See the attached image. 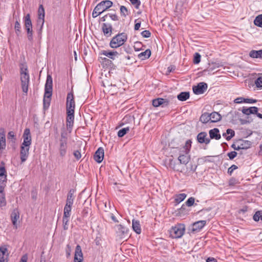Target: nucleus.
I'll use <instances>...</instances> for the list:
<instances>
[{
    "label": "nucleus",
    "mask_w": 262,
    "mask_h": 262,
    "mask_svg": "<svg viewBox=\"0 0 262 262\" xmlns=\"http://www.w3.org/2000/svg\"><path fill=\"white\" fill-rule=\"evenodd\" d=\"M21 86L23 92L27 93L30 82V76L26 64L21 63L20 66Z\"/></svg>",
    "instance_id": "f257e3e1"
},
{
    "label": "nucleus",
    "mask_w": 262,
    "mask_h": 262,
    "mask_svg": "<svg viewBox=\"0 0 262 262\" xmlns=\"http://www.w3.org/2000/svg\"><path fill=\"white\" fill-rule=\"evenodd\" d=\"M127 40V35L124 32L119 33L114 36L110 42V47L117 49L122 47Z\"/></svg>",
    "instance_id": "f03ea898"
},
{
    "label": "nucleus",
    "mask_w": 262,
    "mask_h": 262,
    "mask_svg": "<svg viewBox=\"0 0 262 262\" xmlns=\"http://www.w3.org/2000/svg\"><path fill=\"white\" fill-rule=\"evenodd\" d=\"M185 226L184 224H177L169 230L170 236L172 238H181L184 234Z\"/></svg>",
    "instance_id": "7ed1b4c3"
},
{
    "label": "nucleus",
    "mask_w": 262,
    "mask_h": 262,
    "mask_svg": "<svg viewBox=\"0 0 262 262\" xmlns=\"http://www.w3.org/2000/svg\"><path fill=\"white\" fill-rule=\"evenodd\" d=\"M24 26L27 31V35L28 39L32 41L33 39V29L32 23L31 19V16L29 13L25 15L23 17Z\"/></svg>",
    "instance_id": "20e7f679"
},
{
    "label": "nucleus",
    "mask_w": 262,
    "mask_h": 262,
    "mask_svg": "<svg viewBox=\"0 0 262 262\" xmlns=\"http://www.w3.org/2000/svg\"><path fill=\"white\" fill-rule=\"evenodd\" d=\"M75 108V102L73 90L68 93L66 100V111H74Z\"/></svg>",
    "instance_id": "39448f33"
},
{
    "label": "nucleus",
    "mask_w": 262,
    "mask_h": 262,
    "mask_svg": "<svg viewBox=\"0 0 262 262\" xmlns=\"http://www.w3.org/2000/svg\"><path fill=\"white\" fill-rule=\"evenodd\" d=\"M45 12L43 7L40 5L38 10V17L37 20V27L43 28L45 23Z\"/></svg>",
    "instance_id": "423d86ee"
},
{
    "label": "nucleus",
    "mask_w": 262,
    "mask_h": 262,
    "mask_svg": "<svg viewBox=\"0 0 262 262\" xmlns=\"http://www.w3.org/2000/svg\"><path fill=\"white\" fill-rule=\"evenodd\" d=\"M67 118H66V124L67 129L70 133L72 129L74 121V111H66Z\"/></svg>",
    "instance_id": "0eeeda50"
},
{
    "label": "nucleus",
    "mask_w": 262,
    "mask_h": 262,
    "mask_svg": "<svg viewBox=\"0 0 262 262\" xmlns=\"http://www.w3.org/2000/svg\"><path fill=\"white\" fill-rule=\"evenodd\" d=\"M113 2L110 0H105L98 4L96 6V10L99 11L101 13L107 10L113 6Z\"/></svg>",
    "instance_id": "6e6552de"
},
{
    "label": "nucleus",
    "mask_w": 262,
    "mask_h": 262,
    "mask_svg": "<svg viewBox=\"0 0 262 262\" xmlns=\"http://www.w3.org/2000/svg\"><path fill=\"white\" fill-rule=\"evenodd\" d=\"M208 85L205 82H202L199 83L196 85L192 87L193 93L196 95L203 94L207 89Z\"/></svg>",
    "instance_id": "1a4fd4ad"
},
{
    "label": "nucleus",
    "mask_w": 262,
    "mask_h": 262,
    "mask_svg": "<svg viewBox=\"0 0 262 262\" xmlns=\"http://www.w3.org/2000/svg\"><path fill=\"white\" fill-rule=\"evenodd\" d=\"M169 100L167 99L158 98L152 100V104L154 107H156L159 106H161L162 107H165L169 105Z\"/></svg>",
    "instance_id": "9d476101"
},
{
    "label": "nucleus",
    "mask_w": 262,
    "mask_h": 262,
    "mask_svg": "<svg viewBox=\"0 0 262 262\" xmlns=\"http://www.w3.org/2000/svg\"><path fill=\"white\" fill-rule=\"evenodd\" d=\"M116 227L117 229V232L121 238L129 236V230L126 227L119 224L116 225Z\"/></svg>",
    "instance_id": "9b49d317"
},
{
    "label": "nucleus",
    "mask_w": 262,
    "mask_h": 262,
    "mask_svg": "<svg viewBox=\"0 0 262 262\" xmlns=\"http://www.w3.org/2000/svg\"><path fill=\"white\" fill-rule=\"evenodd\" d=\"M23 138L24 141L21 145L26 146H30L31 144V136L29 128H27L24 130Z\"/></svg>",
    "instance_id": "f8f14e48"
},
{
    "label": "nucleus",
    "mask_w": 262,
    "mask_h": 262,
    "mask_svg": "<svg viewBox=\"0 0 262 262\" xmlns=\"http://www.w3.org/2000/svg\"><path fill=\"white\" fill-rule=\"evenodd\" d=\"M121 53L115 50H102L100 52L101 55H105L111 59L115 60Z\"/></svg>",
    "instance_id": "ddd939ff"
},
{
    "label": "nucleus",
    "mask_w": 262,
    "mask_h": 262,
    "mask_svg": "<svg viewBox=\"0 0 262 262\" xmlns=\"http://www.w3.org/2000/svg\"><path fill=\"white\" fill-rule=\"evenodd\" d=\"M206 224V221L201 220L197 221L191 225V231L192 232H199Z\"/></svg>",
    "instance_id": "4468645a"
},
{
    "label": "nucleus",
    "mask_w": 262,
    "mask_h": 262,
    "mask_svg": "<svg viewBox=\"0 0 262 262\" xmlns=\"http://www.w3.org/2000/svg\"><path fill=\"white\" fill-rule=\"evenodd\" d=\"M30 146H26L25 145H21L20 157L21 163L25 162L29 156Z\"/></svg>",
    "instance_id": "2eb2a0df"
},
{
    "label": "nucleus",
    "mask_w": 262,
    "mask_h": 262,
    "mask_svg": "<svg viewBox=\"0 0 262 262\" xmlns=\"http://www.w3.org/2000/svg\"><path fill=\"white\" fill-rule=\"evenodd\" d=\"M58 149L60 157L64 158L67 153L68 142H59Z\"/></svg>",
    "instance_id": "dca6fc26"
},
{
    "label": "nucleus",
    "mask_w": 262,
    "mask_h": 262,
    "mask_svg": "<svg viewBox=\"0 0 262 262\" xmlns=\"http://www.w3.org/2000/svg\"><path fill=\"white\" fill-rule=\"evenodd\" d=\"M83 259V253L82 252L81 246L79 245H77L75 248L74 261L82 262Z\"/></svg>",
    "instance_id": "f3484780"
},
{
    "label": "nucleus",
    "mask_w": 262,
    "mask_h": 262,
    "mask_svg": "<svg viewBox=\"0 0 262 262\" xmlns=\"http://www.w3.org/2000/svg\"><path fill=\"white\" fill-rule=\"evenodd\" d=\"M104 158V149L102 147H99L94 155V160L98 163H101Z\"/></svg>",
    "instance_id": "a211bd4d"
},
{
    "label": "nucleus",
    "mask_w": 262,
    "mask_h": 262,
    "mask_svg": "<svg viewBox=\"0 0 262 262\" xmlns=\"http://www.w3.org/2000/svg\"><path fill=\"white\" fill-rule=\"evenodd\" d=\"M207 134L205 132L200 133L197 135V141L199 143L208 144L210 142V139L207 137Z\"/></svg>",
    "instance_id": "6ab92c4d"
},
{
    "label": "nucleus",
    "mask_w": 262,
    "mask_h": 262,
    "mask_svg": "<svg viewBox=\"0 0 262 262\" xmlns=\"http://www.w3.org/2000/svg\"><path fill=\"white\" fill-rule=\"evenodd\" d=\"M19 218V212L17 208L13 209V211L11 214V219L13 225L15 227L17 228V220Z\"/></svg>",
    "instance_id": "aec40b11"
},
{
    "label": "nucleus",
    "mask_w": 262,
    "mask_h": 262,
    "mask_svg": "<svg viewBox=\"0 0 262 262\" xmlns=\"http://www.w3.org/2000/svg\"><path fill=\"white\" fill-rule=\"evenodd\" d=\"M6 135L5 129L0 128V150H2L6 148Z\"/></svg>",
    "instance_id": "412c9836"
},
{
    "label": "nucleus",
    "mask_w": 262,
    "mask_h": 262,
    "mask_svg": "<svg viewBox=\"0 0 262 262\" xmlns=\"http://www.w3.org/2000/svg\"><path fill=\"white\" fill-rule=\"evenodd\" d=\"M102 30L105 36L107 37L111 36L113 30L111 24L108 23H103L102 25Z\"/></svg>",
    "instance_id": "4be33fe9"
},
{
    "label": "nucleus",
    "mask_w": 262,
    "mask_h": 262,
    "mask_svg": "<svg viewBox=\"0 0 262 262\" xmlns=\"http://www.w3.org/2000/svg\"><path fill=\"white\" fill-rule=\"evenodd\" d=\"M169 167L174 171H182L180 168L181 166L179 162L174 160L173 159H169Z\"/></svg>",
    "instance_id": "5701e85b"
},
{
    "label": "nucleus",
    "mask_w": 262,
    "mask_h": 262,
    "mask_svg": "<svg viewBox=\"0 0 262 262\" xmlns=\"http://www.w3.org/2000/svg\"><path fill=\"white\" fill-rule=\"evenodd\" d=\"M258 110V108L256 106H251L250 107L244 106L242 108V112L244 114L250 115L251 114H255V113H257Z\"/></svg>",
    "instance_id": "b1692460"
},
{
    "label": "nucleus",
    "mask_w": 262,
    "mask_h": 262,
    "mask_svg": "<svg viewBox=\"0 0 262 262\" xmlns=\"http://www.w3.org/2000/svg\"><path fill=\"white\" fill-rule=\"evenodd\" d=\"M7 251L6 246L0 247V262H8V255H5Z\"/></svg>",
    "instance_id": "393cba45"
},
{
    "label": "nucleus",
    "mask_w": 262,
    "mask_h": 262,
    "mask_svg": "<svg viewBox=\"0 0 262 262\" xmlns=\"http://www.w3.org/2000/svg\"><path fill=\"white\" fill-rule=\"evenodd\" d=\"M209 134L210 138L212 139H215L216 140H219L221 138V136L220 134V130L217 128L210 129L209 131Z\"/></svg>",
    "instance_id": "a878e982"
},
{
    "label": "nucleus",
    "mask_w": 262,
    "mask_h": 262,
    "mask_svg": "<svg viewBox=\"0 0 262 262\" xmlns=\"http://www.w3.org/2000/svg\"><path fill=\"white\" fill-rule=\"evenodd\" d=\"M75 190L73 189H71L67 195V198L66 200V204L72 205L73 204L74 200L75 198L74 193Z\"/></svg>",
    "instance_id": "bb28decb"
},
{
    "label": "nucleus",
    "mask_w": 262,
    "mask_h": 262,
    "mask_svg": "<svg viewBox=\"0 0 262 262\" xmlns=\"http://www.w3.org/2000/svg\"><path fill=\"white\" fill-rule=\"evenodd\" d=\"M190 160V156L188 154H180L178 157V161L179 164L186 165Z\"/></svg>",
    "instance_id": "cd10ccee"
},
{
    "label": "nucleus",
    "mask_w": 262,
    "mask_h": 262,
    "mask_svg": "<svg viewBox=\"0 0 262 262\" xmlns=\"http://www.w3.org/2000/svg\"><path fill=\"white\" fill-rule=\"evenodd\" d=\"M132 228L133 230L137 234H140L141 232V226L140 224V222L138 220H133L132 221Z\"/></svg>",
    "instance_id": "c85d7f7f"
},
{
    "label": "nucleus",
    "mask_w": 262,
    "mask_h": 262,
    "mask_svg": "<svg viewBox=\"0 0 262 262\" xmlns=\"http://www.w3.org/2000/svg\"><path fill=\"white\" fill-rule=\"evenodd\" d=\"M249 56L252 58L262 59V50H254L250 51Z\"/></svg>",
    "instance_id": "c756f323"
},
{
    "label": "nucleus",
    "mask_w": 262,
    "mask_h": 262,
    "mask_svg": "<svg viewBox=\"0 0 262 262\" xmlns=\"http://www.w3.org/2000/svg\"><path fill=\"white\" fill-rule=\"evenodd\" d=\"M151 55V51L148 49L145 51L142 52L138 54V57L141 60H145L149 58Z\"/></svg>",
    "instance_id": "7c9ffc66"
},
{
    "label": "nucleus",
    "mask_w": 262,
    "mask_h": 262,
    "mask_svg": "<svg viewBox=\"0 0 262 262\" xmlns=\"http://www.w3.org/2000/svg\"><path fill=\"white\" fill-rule=\"evenodd\" d=\"M235 136V132L230 128L226 130V132L223 134V136L226 138L227 141L230 140Z\"/></svg>",
    "instance_id": "2f4dec72"
},
{
    "label": "nucleus",
    "mask_w": 262,
    "mask_h": 262,
    "mask_svg": "<svg viewBox=\"0 0 262 262\" xmlns=\"http://www.w3.org/2000/svg\"><path fill=\"white\" fill-rule=\"evenodd\" d=\"M210 121L211 122H216L220 121L222 119L221 115L217 112H213L210 114Z\"/></svg>",
    "instance_id": "473e14b6"
},
{
    "label": "nucleus",
    "mask_w": 262,
    "mask_h": 262,
    "mask_svg": "<svg viewBox=\"0 0 262 262\" xmlns=\"http://www.w3.org/2000/svg\"><path fill=\"white\" fill-rule=\"evenodd\" d=\"M187 206L186 204H183L181 207L178 209L177 214L178 216H182V215L188 214V210L187 209Z\"/></svg>",
    "instance_id": "72a5a7b5"
},
{
    "label": "nucleus",
    "mask_w": 262,
    "mask_h": 262,
    "mask_svg": "<svg viewBox=\"0 0 262 262\" xmlns=\"http://www.w3.org/2000/svg\"><path fill=\"white\" fill-rule=\"evenodd\" d=\"M45 89H48L49 90L53 89V79L50 74H47Z\"/></svg>",
    "instance_id": "f704fd0d"
},
{
    "label": "nucleus",
    "mask_w": 262,
    "mask_h": 262,
    "mask_svg": "<svg viewBox=\"0 0 262 262\" xmlns=\"http://www.w3.org/2000/svg\"><path fill=\"white\" fill-rule=\"evenodd\" d=\"M190 94L188 92H181L177 96V98L179 100L181 101H186L189 98Z\"/></svg>",
    "instance_id": "c9c22d12"
},
{
    "label": "nucleus",
    "mask_w": 262,
    "mask_h": 262,
    "mask_svg": "<svg viewBox=\"0 0 262 262\" xmlns=\"http://www.w3.org/2000/svg\"><path fill=\"white\" fill-rule=\"evenodd\" d=\"M191 143L192 142L190 140H187L185 142V145H184L182 148V151L186 154H188L191 147Z\"/></svg>",
    "instance_id": "e433bc0d"
},
{
    "label": "nucleus",
    "mask_w": 262,
    "mask_h": 262,
    "mask_svg": "<svg viewBox=\"0 0 262 262\" xmlns=\"http://www.w3.org/2000/svg\"><path fill=\"white\" fill-rule=\"evenodd\" d=\"M200 120L203 123H207L210 121V115L208 113H203L200 117Z\"/></svg>",
    "instance_id": "4c0bfd02"
},
{
    "label": "nucleus",
    "mask_w": 262,
    "mask_h": 262,
    "mask_svg": "<svg viewBox=\"0 0 262 262\" xmlns=\"http://www.w3.org/2000/svg\"><path fill=\"white\" fill-rule=\"evenodd\" d=\"M6 204L7 202L4 190H0V207H5L6 206Z\"/></svg>",
    "instance_id": "58836bf2"
},
{
    "label": "nucleus",
    "mask_w": 262,
    "mask_h": 262,
    "mask_svg": "<svg viewBox=\"0 0 262 262\" xmlns=\"http://www.w3.org/2000/svg\"><path fill=\"white\" fill-rule=\"evenodd\" d=\"M71 205L66 204L64 210H63V216L65 217H70L71 215Z\"/></svg>",
    "instance_id": "ea45409f"
},
{
    "label": "nucleus",
    "mask_w": 262,
    "mask_h": 262,
    "mask_svg": "<svg viewBox=\"0 0 262 262\" xmlns=\"http://www.w3.org/2000/svg\"><path fill=\"white\" fill-rule=\"evenodd\" d=\"M187 195L185 193H180L176 195L174 201L177 204H179L185 200Z\"/></svg>",
    "instance_id": "a19ab883"
},
{
    "label": "nucleus",
    "mask_w": 262,
    "mask_h": 262,
    "mask_svg": "<svg viewBox=\"0 0 262 262\" xmlns=\"http://www.w3.org/2000/svg\"><path fill=\"white\" fill-rule=\"evenodd\" d=\"M251 142L248 140H243L242 143L239 145L241 149H247L250 147Z\"/></svg>",
    "instance_id": "79ce46f5"
},
{
    "label": "nucleus",
    "mask_w": 262,
    "mask_h": 262,
    "mask_svg": "<svg viewBox=\"0 0 262 262\" xmlns=\"http://www.w3.org/2000/svg\"><path fill=\"white\" fill-rule=\"evenodd\" d=\"M254 24L255 26L259 27H262V14L257 15L254 20Z\"/></svg>",
    "instance_id": "37998d69"
},
{
    "label": "nucleus",
    "mask_w": 262,
    "mask_h": 262,
    "mask_svg": "<svg viewBox=\"0 0 262 262\" xmlns=\"http://www.w3.org/2000/svg\"><path fill=\"white\" fill-rule=\"evenodd\" d=\"M7 178L6 170L4 166V163L2 162L0 165V178Z\"/></svg>",
    "instance_id": "c03bdc74"
},
{
    "label": "nucleus",
    "mask_w": 262,
    "mask_h": 262,
    "mask_svg": "<svg viewBox=\"0 0 262 262\" xmlns=\"http://www.w3.org/2000/svg\"><path fill=\"white\" fill-rule=\"evenodd\" d=\"M145 46L140 41H136L134 43V48L136 51H139L143 50V47Z\"/></svg>",
    "instance_id": "a18cd8bd"
},
{
    "label": "nucleus",
    "mask_w": 262,
    "mask_h": 262,
    "mask_svg": "<svg viewBox=\"0 0 262 262\" xmlns=\"http://www.w3.org/2000/svg\"><path fill=\"white\" fill-rule=\"evenodd\" d=\"M8 140H10L12 143H15L16 140V136L13 131H10L7 135Z\"/></svg>",
    "instance_id": "49530a36"
},
{
    "label": "nucleus",
    "mask_w": 262,
    "mask_h": 262,
    "mask_svg": "<svg viewBox=\"0 0 262 262\" xmlns=\"http://www.w3.org/2000/svg\"><path fill=\"white\" fill-rule=\"evenodd\" d=\"M129 130V127H124L120 129L118 132V136L119 137H123Z\"/></svg>",
    "instance_id": "de8ad7c7"
},
{
    "label": "nucleus",
    "mask_w": 262,
    "mask_h": 262,
    "mask_svg": "<svg viewBox=\"0 0 262 262\" xmlns=\"http://www.w3.org/2000/svg\"><path fill=\"white\" fill-rule=\"evenodd\" d=\"M67 133L65 129L63 128L61 130V137L59 139V142H68V138L67 137Z\"/></svg>",
    "instance_id": "09e8293b"
},
{
    "label": "nucleus",
    "mask_w": 262,
    "mask_h": 262,
    "mask_svg": "<svg viewBox=\"0 0 262 262\" xmlns=\"http://www.w3.org/2000/svg\"><path fill=\"white\" fill-rule=\"evenodd\" d=\"M69 220L70 217H63L62 218V225L63 228L64 230H67L68 229Z\"/></svg>",
    "instance_id": "8fccbe9b"
},
{
    "label": "nucleus",
    "mask_w": 262,
    "mask_h": 262,
    "mask_svg": "<svg viewBox=\"0 0 262 262\" xmlns=\"http://www.w3.org/2000/svg\"><path fill=\"white\" fill-rule=\"evenodd\" d=\"M120 10V14L122 16L126 17L127 15H128V11L126 7L124 6H121Z\"/></svg>",
    "instance_id": "3c124183"
},
{
    "label": "nucleus",
    "mask_w": 262,
    "mask_h": 262,
    "mask_svg": "<svg viewBox=\"0 0 262 262\" xmlns=\"http://www.w3.org/2000/svg\"><path fill=\"white\" fill-rule=\"evenodd\" d=\"M7 178H0V190H4L6 187Z\"/></svg>",
    "instance_id": "603ef678"
},
{
    "label": "nucleus",
    "mask_w": 262,
    "mask_h": 262,
    "mask_svg": "<svg viewBox=\"0 0 262 262\" xmlns=\"http://www.w3.org/2000/svg\"><path fill=\"white\" fill-rule=\"evenodd\" d=\"M52 90L53 89H45V93L43 95V98H50L51 99V96L52 95Z\"/></svg>",
    "instance_id": "864d4df0"
},
{
    "label": "nucleus",
    "mask_w": 262,
    "mask_h": 262,
    "mask_svg": "<svg viewBox=\"0 0 262 262\" xmlns=\"http://www.w3.org/2000/svg\"><path fill=\"white\" fill-rule=\"evenodd\" d=\"M51 99L43 98V105L45 110L48 109L50 105Z\"/></svg>",
    "instance_id": "5fc2aeb1"
},
{
    "label": "nucleus",
    "mask_w": 262,
    "mask_h": 262,
    "mask_svg": "<svg viewBox=\"0 0 262 262\" xmlns=\"http://www.w3.org/2000/svg\"><path fill=\"white\" fill-rule=\"evenodd\" d=\"M51 99L43 98V105L45 110L48 109L50 105Z\"/></svg>",
    "instance_id": "6e6d98bb"
},
{
    "label": "nucleus",
    "mask_w": 262,
    "mask_h": 262,
    "mask_svg": "<svg viewBox=\"0 0 262 262\" xmlns=\"http://www.w3.org/2000/svg\"><path fill=\"white\" fill-rule=\"evenodd\" d=\"M201 55L199 53H195L194 54L193 62L194 64H198L201 61Z\"/></svg>",
    "instance_id": "4d7b16f0"
},
{
    "label": "nucleus",
    "mask_w": 262,
    "mask_h": 262,
    "mask_svg": "<svg viewBox=\"0 0 262 262\" xmlns=\"http://www.w3.org/2000/svg\"><path fill=\"white\" fill-rule=\"evenodd\" d=\"M14 29L16 34L18 35L19 33H20L21 26L19 21L16 20L15 23Z\"/></svg>",
    "instance_id": "13d9d810"
},
{
    "label": "nucleus",
    "mask_w": 262,
    "mask_h": 262,
    "mask_svg": "<svg viewBox=\"0 0 262 262\" xmlns=\"http://www.w3.org/2000/svg\"><path fill=\"white\" fill-rule=\"evenodd\" d=\"M195 198L193 197H190L185 202V204L188 207H191L194 204Z\"/></svg>",
    "instance_id": "bf43d9fd"
},
{
    "label": "nucleus",
    "mask_w": 262,
    "mask_h": 262,
    "mask_svg": "<svg viewBox=\"0 0 262 262\" xmlns=\"http://www.w3.org/2000/svg\"><path fill=\"white\" fill-rule=\"evenodd\" d=\"M255 83L257 88H262V75L256 79Z\"/></svg>",
    "instance_id": "052dcab7"
},
{
    "label": "nucleus",
    "mask_w": 262,
    "mask_h": 262,
    "mask_svg": "<svg viewBox=\"0 0 262 262\" xmlns=\"http://www.w3.org/2000/svg\"><path fill=\"white\" fill-rule=\"evenodd\" d=\"M132 5H133L136 9H139L141 5L140 0H129Z\"/></svg>",
    "instance_id": "680f3d73"
},
{
    "label": "nucleus",
    "mask_w": 262,
    "mask_h": 262,
    "mask_svg": "<svg viewBox=\"0 0 262 262\" xmlns=\"http://www.w3.org/2000/svg\"><path fill=\"white\" fill-rule=\"evenodd\" d=\"M71 251V246L70 245V244H67L66 248V256L67 258H69L70 256Z\"/></svg>",
    "instance_id": "e2e57ef3"
},
{
    "label": "nucleus",
    "mask_w": 262,
    "mask_h": 262,
    "mask_svg": "<svg viewBox=\"0 0 262 262\" xmlns=\"http://www.w3.org/2000/svg\"><path fill=\"white\" fill-rule=\"evenodd\" d=\"M141 35L144 38H149L151 36V33L148 30H144L141 33Z\"/></svg>",
    "instance_id": "0e129e2a"
},
{
    "label": "nucleus",
    "mask_w": 262,
    "mask_h": 262,
    "mask_svg": "<svg viewBox=\"0 0 262 262\" xmlns=\"http://www.w3.org/2000/svg\"><path fill=\"white\" fill-rule=\"evenodd\" d=\"M237 166L235 165H231L228 169V173L231 176L233 173V171L237 169Z\"/></svg>",
    "instance_id": "69168bd1"
},
{
    "label": "nucleus",
    "mask_w": 262,
    "mask_h": 262,
    "mask_svg": "<svg viewBox=\"0 0 262 262\" xmlns=\"http://www.w3.org/2000/svg\"><path fill=\"white\" fill-rule=\"evenodd\" d=\"M237 155V152L235 151H232L227 154V156L230 160H233L234 158H235Z\"/></svg>",
    "instance_id": "338daca9"
},
{
    "label": "nucleus",
    "mask_w": 262,
    "mask_h": 262,
    "mask_svg": "<svg viewBox=\"0 0 262 262\" xmlns=\"http://www.w3.org/2000/svg\"><path fill=\"white\" fill-rule=\"evenodd\" d=\"M135 26H134V30H138L141 27V21L139 20V19H136L135 20Z\"/></svg>",
    "instance_id": "774afa93"
}]
</instances>
